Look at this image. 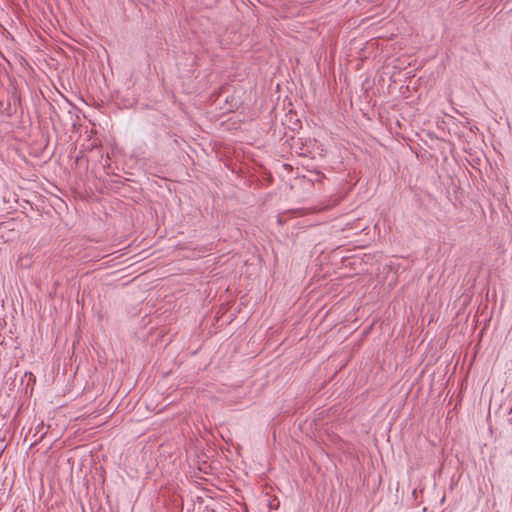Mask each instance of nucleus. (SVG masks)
<instances>
[{"label":"nucleus","mask_w":512,"mask_h":512,"mask_svg":"<svg viewBox=\"0 0 512 512\" xmlns=\"http://www.w3.org/2000/svg\"><path fill=\"white\" fill-rule=\"evenodd\" d=\"M285 145L289 148L292 156L310 158L311 160L325 157L323 145L313 138L291 137L287 139Z\"/></svg>","instance_id":"nucleus-1"},{"label":"nucleus","mask_w":512,"mask_h":512,"mask_svg":"<svg viewBox=\"0 0 512 512\" xmlns=\"http://www.w3.org/2000/svg\"><path fill=\"white\" fill-rule=\"evenodd\" d=\"M303 178H307L308 181H310V182L320 181V174L319 173H315V174H313L312 177H308L306 175H303Z\"/></svg>","instance_id":"nucleus-2"},{"label":"nucleus","mask_w":512,"mask_h":512,"mask_svg":"<svg viewBox=\"0 0 512 512\" xmlns=\"http://www.w3.org/2000/svg\"><path fill=\"white\" fill-rule=\"evenodd\" d=\"M283 167L285 170L289 171L290 169H292V165L289 163V162H284L283 163Z\"/></svg>","instance_id":"nucleus-3"}]
</instances>
